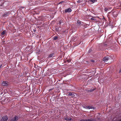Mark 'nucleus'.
Listing matches in <instances>:
<instances>
[{"label": "nucleus", "instance_id": "18", "mask_svg": "<svg viewBox=\"0 0 121 121\" xmlns=\"http://www.w3.org/2000/svg\"><path fill=\"white\" fill-rule=\"evenodd\" d=\"M57 37H55L53 39L54 40H56L57 39Z\"/></svg>", "mask_w": 121, "mask_h": 121}, {"label": "nucleus", "instance_id": "23", "mask_svg": "<svg viewBox=\"0 0 121 121\" xmlns=\"http://www.w3.org/2000/svg\"><path fill=\"white\" fill-rule=\"evenodd\" d=\"M121 72V69H120L119 71V73H120Z\"/></svg>", "mask_w": 121, "mask_h": 121}, {"label": "nucleus", "instance_id": "14", "mask_svg": "<svg viewBox=\"0 0 121 121\" xmlns=\"http://www.w3.org/2000/svg\"><path fill=\"white\" fill-rule=\"evenodd\" d=\"M94 90H95V89H92L91 90H88V91L89 92H92V91H93Z\"/></svg>", "mask_w": 121, "mask_h": 121}, {"label": "nucleus", "instance_id": "8", "mask_svg": "<svg viewBox=\"0 0 121 121\" xmlns=\"http://www.w3.org/2000/svg\"><path fill=\"white\" fill-rule=\"evenodd\" d=\"M97 1V0H89L88 2H91L92 3H93L96 2Z\"/></svg>", "mask_w": 121, "mask_h": 121}, {"label": "nucleus", "instance_id": "9", "mask_svg": "<svg viewBox=\"0 0 121 121\" xmlns=\"http://www.w3.org/2000/svg\"><path fill=\"white\" fill-rule=\"evenodd\" d=\"M54 53H52L50 54L48 56L49 57H51L52 56H54Z\"/></svg>", "mask_w": 121, "mask_h": 121}, {"label": "nucleus", "instance_id": "5", "mask_svg": "<svg viewBox=\"0 0 121 121\" xmlns=\"http://www.w3.org/2000/svg\"><path fill=\"white\" fill-rule=\"evenodd\" d=\"M71 11L72 10L70 8H69L68 9H66L65 10L64 12L65 13L67 12L69 13L71 12Z\"/></svg>", "mask_w": 121, "mask_h": 121}, {"label": "nucleus", "instance_id": "22", "mask_svg": "<svg viewBox=\"0 0 121 121\" xmlns=\"http://www.w3.org/2000/svg\"><path fill=\"white\" fill-rule=\"evenodd\" d=\"M2 65L1 64L0 65V68H1V67H2Z\"/></svg>", "mask_w": 121, "mask_h": 121}, {"label": "nucleus", "instance_id": "24", "mask_svg": "<svg viewBox=\"0 0 121 121\" xmlns=\"http://www.w3.org/2000/svg\"><path fill=\"white\" fill-rule=\"evenodd\" d=\"M91 61L93 62H94V60H91Z\"/></svg>", "mask_w": 121, "mask_h": 121}, {"label": "nucleus", "instance_id": "10", "mask_svg": "<svg viewBox=\"0 0 121 121\" xmlns=\"http://www.w3.org/2000/svg\"><path fill=\"white\" fill-rule=\"evenodd\" d=\"M77 23L78 25H80L81 24V21L78 20L77 21Z\"/></svg>", "mask_w": 121, "mask_h": 121}, {"label": "nucleus", "instance_id": "17", "mask_svg": "<svg viewBox=\"0 0 121 121\" xmlns=\"http://www.w3.org/2000/svg\"><path fill=\"white\" fill-rule=\"evenodd\" d=\"M91 20H95V17H92V18H91Z\"/></svg>", "mask_w": 121, "mask_h": 121}, {"label": "nucleus", "instance_id": "19", "mask_svg": "<svg viewBox=\"0 0 121 121\" xmlns=\"http://www.w3.org/2000/svg\"><path fill=\"white\" fill-rule=\"evenodd\" d=\"M7 16V14L6 13V14L4 13V14L3 15V16Z\"/></svg>", "mask_w": 121, "mask_h": 121}, {"label": "nucleus", "instance_id": "13", "mask_svg": "<svg viewBox=\"0 0 121 121\" xmlns=\"http://www.w3.org/2000/svg\"><path fill=\"white\" fill-rule=\"evenodd\" d=\"M5 31H3L1 33V34L2 35H3L5 34Z\"/></svg>", "mask_w": 121, "mask_h": 121}, {"label": "nucleus", "instance_id": "12", "mask_svg": "<svg viewBox=\"0 0 121 121\" xmlns=\"http://www.w3.org/2000/svg\"><path fill=\"white\" fill-rule=\"evenodd\" d=\"M64 119L67 121H68L69 120V118H68L67 117H64Z\"/></svg>", "mask_w": 121, "mask_h": 121}, {"label": "nucleus", "instance_id": "20", "mask_svg": "<svg viewBox=\"0 0 121 121\" xmlns=\"http://www.w3.org/2000/svg\"><path fill=\"white\" fill-rule=\"evenodd\" d=\"M77 2L78 3H80L81 2V1L80 0H78V1H77Z\"/></svg>", "mask_w": 121, "mask_h": 121}, {"label": "nucleus", "instance_id": "21", "mask_svg": "<svg viewBox=\"0 0 121 121\" xmlns=\"http://www.w3.org/2000/svg\"><path fill=\"white\" fill-rule=\"evenodd\" d=\"M92 51V49H90L89 50V51L88 52H91Z\"/></svg>", "mask_w": 121, "mask_h": 121}, {"label": "nucleus", "instance_id": "25", "mask_svg": "<svg viewBox=\"0 0 121 121\" xmlns=\"http://www.w3.org/2000/svg\"><path fill=\"white\" fill-rule=\"evenodd\" d=\"M73 41H76V40H75V39H74L73 40Z\"/></svg>", "mask_w": 121, "mask_h": 121}, {"label": "nucleus", "instance_id": "6", "mask_svg": "<svg viewBox=\"0 0 121 121\" xmlns=\"http://www.w3.org/2000/svg\"><path fill=\"white\" fill-rule=\"evenodd\" d=\"M18 120V117L17 116H15L10 121H17Z\"/></svg>", "mask_w": 121, "mask_h": 121}, {"label": "nucleus", "instance_id": "1", "mask_svg": "<svg viewBox=\"0 0 121 121\" xmlns=\"http://www.w3.org/2000/svg\"><path fill=\"white\" fill-rule=\"evenodd\" d=\"M82 107L84 108L87 109H95L94 107L91 106H89L85 105L82 106Z\"/></svg>", "mask_w": 121, "mask_h": 121}, {"label": "nucleus", "instance_id": "2", "mask_svg": "<svg viewBox=\"0 0 121 121\" xmlns=\"http://www.w3.org/2000/svg\"><path fill=\"white\" fill-rule=\"evenodd\" d=\"M96 120L93 118L87 119H83L80 120V121H95Z\"/></svg>", "mask_w": 121, "mask_h": 121}, {"label": "nucleus", "instance_id": "11", "mask_svg": "<svg viewBox=\"0 0 121 121\" xmlns=\"http://www.w3.org/2000/svg\"><path fill=\"white\" fill-rule=\"evenodd\" d=\"M108 8H105L104 9V11L105 13H107V11L108 10Z\"/></svg>", "mask_w": 121, "mask_h": 121}, {"label": "nucleus", "instance_id": "4", "mask_svg": "<svg viewBox=\"0 0 121 121\" xmlns=\"http://www.w3.org/2000/svg\"><path fill=\"white\" fill-rule=\"evenodd\" d=\"M8 118L6 116H4L2 117L1 119V121H7Z\"/></svg>", "mask_w": 121, "mask_h": 121}, {"label": "nucleus", "instance_id": "7", "mask_svg": "<svg viewBox=\"0 0 121 121\" xmlns=\"http://www.w3.org/2000/svg\"><path fill=\"white\" fill-rule=\"evenodd\" d=\"M8 82H3L2 83V85L3 86H6L8 85Z\"/></svg>", "mask_w": 121, "mask_h": 121}, {"label": "nucleus", "instance_id": "3", "mask_svg": "<svg viewBox=\"0 0 121 121\" xmlns=\"http://www.w3.org/2000/svg\"><path fill=\"white\" fill-rule=\"evenodd\" d=\"M110 57L109 56H107L104 58L103 59V61L105 62L107 61L110 59Z\"/></svg>", "mask_w": 121, "mask_h": 121}, {"label": "nucleus", "instance_id": "15", "mask_svg": "<svg viewBox=\"0 0 121 121\" xmlns=\"http://www.w3.org/2000/svg\"><path fill=\"white\" fill-rule=\"evenodd\" d=\"M73 95L72 93L71 92H70L69 93V96H72Z\"/></svg>", "mask_w": 121, "mask_h": 121}, {"label": "nucleus", "instance_id": "16", "mask_svg": "<svg viewBox=\"0 0 121 121\" xmlns=\"http://www.w3.org/2000/svg\"><path fill=\"white\" fill-rule=\"evenodd\" d=\"M62 21V20H60L58 23L59 24H61Z\"/></svg>", "mask_w": 121, "mask_h": 121}]
</instances>
